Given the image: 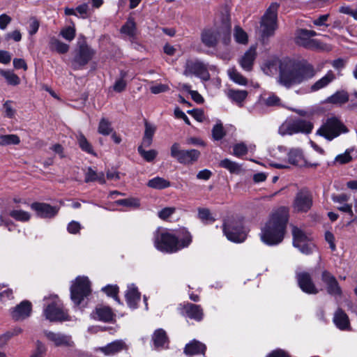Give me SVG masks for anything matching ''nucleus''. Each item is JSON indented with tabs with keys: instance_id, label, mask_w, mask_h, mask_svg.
<instances>
[{
	"instance_id": "a211bd4d",
	"label": "nucleus",
	"mask_w": 357,
	"mask_h": 357,
	"mask_svg": "<svg viewBox=\"0 0 357 357\" xmlns=\"http://www.w3.org/2000/svg\"><path fill=\"white\" fill-rule=\"evenodd\" d=\"M94 51L86 44L79 45V50L74 59L75 68H77L85 66L92 59Z\"/></svg>"
},
{
	"instance_id": "f03ea898",
	"label": "nucleus",
	"mask_w": 357,
	"mask_h": 357,
	"mask_svg": "<svg viewBox=\"0 0 357 357\" xmlns=\"http://www.w3.org/2000/svg\"><path fill=\"white\" fill-rule=\"evenodd\" d=\"M289 219V208L282 206L274 211L268 220L261 228L260 238L261 241L269 246L280 244L285 234Z\"/></svg>"
},
{
	"instance_id": "e2e57ef3",
	"label": "nucleus",
	"mask_w": 357,
	"mask_h": 357,
	"mask_svg": "<svg viewBox=\"0 0 357 357\" xmlns=\"http://www.w3.org/2000/svg\"><path fill=\"white\" fill-rule=\"evenodd\" d=\"M328 17H329L328 14L322 15H320L319 17L314 19L312 20V22H313L314 25L317 26H328V25L326 24Z\"/></svg>"
},
{
	"instance_id": "4c0bfd02",
	"label": "nucleus",
	"mask_w": 357,
	"mask_h": 357,
	"mask_svg": "<svg viewBox=\"0 0 357 357\" xmlns=\"http://www.w3.org/2000/svg\"><path fill=\"white\" fill-rule=\"evenodd\" d=\"M220 166L227 169L231 174H238L241 172V166L229 159H224L220 162Z\"/></svg>"
},
{
	"instance_id": "72a5a7b5",
	"label": "nucleus",
	"mask_w": 357,
	"mask_h": 357,
	"mask_svg": "<svg viewBox=\"0 0 357 357\" xmlns=\"http://www.w3.org/2000/svg\"><path fill=\"white\" fill-rule=\"evenodd\" d=\"M49 47L50 50L56 52L59 54H65L69 50V45L61 42L55 37L50 39Z\"/></svg>"
},
{
	"instance_id": "052dcab7",
	"label": "nucleus",
	"mask_w": 357,
	"mask_h": 357,
	"mask_svg": "<svg viewBox=\"0 0 357 357\" xmlns=\"http://www.w3.org/2000/svg\"><path fill=\"white\" fill-rule=\"evenodd\" d=\"M46 352V347L40 341L36 342V351L31 355V357H43Z\"/></svg>"
},
{
	"instance_id": "864d4df0",
	"label": "nucleus",
	"mask_w": 357,
	"mask_h": 357,
	"mask_svg": "<svg viewBox=\"0 0 357 357\" xmlns=\"http://www.w3.org/2000/svg\"><path fill=\"white\" fill-rule=\"evenodd\" d=\"M12 105L13 102L11 100H6L3 105L4 116L9 119L14 118L16 114V110Z\"/></svg>"
},
{
	"instance_id": "e433bc0d",
	"label": "nucleus",
	"mask_w": 357,
	"mask_h": 357,
	"mask_svg": "<svg viewBox=\"0 0 357 357\" xmlns=\"http://www.w3.org/2000/svg\"><path fill=\"white\" fill-rule=\"evenodd\" d=\"M9 215L15 220L23 222H28L31 217L30 213L21 209H13L10 211Z\"/></svg>"
},
{
	"instance_id": "9d476101",
	"label": "nucleus",
	"mask_w": 357,
	"mask_h": 357,
	"mask_svg": "<svg viewBox=\"0 0 357 357\" xmlns=\"http://www.w3.org/2000/svg\"><path fill=\"white\" fill-rule=\"evenodd\" d=\"M293 245L298 248L301 252L305 255H309L312 252L314 245L312 242V236L309 233L305 232L301 229L293 226Z\"/></svg>"
},
{
	"instance_id": "13d9d810",
	"label": "nucleus",
	"mask_w": 357,
	"mask_h": 357,
	"mask_svg": "<svg viewBox=\"0 0 357 357\" xmlns=\"http://www.w3.org/2000/svg\"><path fill=\"white\" fill-rule=\"evenodd\" d=\"M247 152L248 147L243 142L238 143L233 146V154L236 157H241L245 155Z\"/></svg>"
},
{
	"instance_id": "2eb2a0df",
	"label": "nucleus",
	"mask_w": 357,
	"mask_h": 357,
	"mask_svg": "<svg viewBox=\"0 0 357 357\" xmlns=\"http://www.w3.org/2000/svg\"><path fill=\"white\" fill-rule=\"evenodd\" d=\"M171 155L180 163L191 164L197 160L200 153L199 151L195 149H180L179 145L178 144H174L172 145L171 149Z\"/></svg>"
},
{
	"instance_id": "f8f14e48",
	"label": "nucleus",
	"mask_w": 357,
	"mask_h": 357,
	"mask_svg": "<svg viewBox=\"0 0 357 357\" xmlns=\"http://www.w3.org/2000/svg\"><path fill=\"white\" fill-rule=\"evenodd\" d=\"M208 64L198 59H188L185 64L183 75L185 76L195 75L203 81H208L210 79L209 70H211Z\"/></svg>"
},
{
	"instance_id": "c03bdc74",
	"label": "nucleus",
	"mask_w": 357,
	"mask_h": 357,
	"mask_svg": "<svg viewBox=\"0 0 357 357\" xmlns=\"http://www.w3.org/2000/svg\"><path fill=\"white\" fill-rule=\"evenodd\" d=\"M169 340L165 332L162 328L158 329V349H167L169 347Z\"/></svg>"
},
{
	"instance_id": "680f3d73",
	"label": "nucleus",
	"mask_w": 357,
	"mask_h": 357,
	"mask_svg": "<svg viewBox=\"0 0 357 357\" xmlns=\"http://www.w3.org/2000/svg\"><path fill=\"white\" fill-rule=\"evenodd\" d=\"M13 298V290L8 289L0 291V301L2 303H6L8 301L12 300Z\"/></svg>"
},
{
	"instance_id": "c9c22d12",
	"label": "nucleus",
	"mask_w": 357,
	"mask_h": 357,
	"mask_svg": "<svg viewBox=\"0 0 357 357\" xmlns=\"http://www.w3.org/2000/svg\"><path fill=\"white\" fill-rule=\"evenodd\" d=\"M349 100L348 93L345 91H338L328 98L327 102L332 104H344Z\"/></svg>"
},
{
	"instance_id": "412c9836",
	"label": "nucleus",
	"mask_w": 357,
	"mask_h": 357,
	"mask_svg": "<svg viewBox=\"0 0 357 357\" xmlns=\"http://www.w3.org/2000/svg\"><path fill=\"white\" fill-rule=\"evenodd\" d=\"M44 335L47 340L52 342L56 347L71 346L73 343L70 335L61 333L45 331Z\"/></svg>"
},
{
	"instance_id": "bf43d9fd",
	"label": "nucleus",
	"mask_w": 357,
	"mask_h": 357,
	"mask_svg": "<svg viewBox=\"0 0 357 357\" xmlns=\"http://www.w3.org/2000/svg\"><path fill=\"white\" fill-rule=\"evenodd\" d=\"M40 26V22L37 18L32 17L29 20L28 32L29 35L33 36L37 33Z\"/></svg>"
},
{
	"instance_id": "0e129e2a",
	"label": "nucleus",
	"mask_w": 357,
	"mask_h": 357,
	"mask_svg": "<svg viewBox=\"0 0 357 357\" xmlns=\"http://www.w3.org/2000/svg\"><path fill=\"white\" fill-rule=\"evenodd\" d=\"M81 229V225L78 222L71 221L67 227L68 231L73 234H77Z\"/></svg>"
},
{
	"instance_id": "b1692460",
	"label": "nucleus",
	"mask_w": 357,
	"mask_h": 357,
	"mask_svg": "<svg viewBox=\"0 0 357 357\" xmlns=\"http://www.w3.org/2000/svg\"><path fill=\"white\" fill-rule=\"evenodd\" d=\"M31 312V303L24 301L17 305L12 311V317L15 320H23L29 317Z\"/></svg>"
},
{
	"instance_id": "393cba45",
	"label": "nucleus",
	"mask_w": 357,
	"mask_h": 357,
	"mask_svg": "<svg viewBox=\"0 0 357 357\" xmlns=\"http://www.w3.org/2000/svg\"><path fill=\"white\" fill-rule=\"evenodd\" d=\"M93 319L104 322L113 320L114 314L112 309L107 306H99L91 314Z\"/></svg>"
},
{
	"instance_id": "f704fd0d",
	"label": "nucleus",
	"mask_w": 357,
	"mask_h": 357,
	"mask_svg": "<svg viewBox=\"0 0 357 357\" xmlns=\"http://www.w3.org/2000/svg\"><path fill=\"white\" fill-rule=\"evenodd\" d=\"M84 181L86 183L93 181H98L100 184L105 183L104 174L102 172H96L91 167H89L85 173Z\"/></svg>"
},
{
	"instance_id": "9b49d317",
	"label": "nucleus",
	"mask_w": 357,
	"mask_h": 357,
	"mask_svg": "<svg viewBox=\"0 0 357 357\" xmlns=\"http://www.w3.org/2000/svg\"><path fill=\"white\" fill-rule=\"evenodd\" d=\"M90 293V282L86 277H77L70 287V298L76 305H79Z\"/></svg>"
},
{
	"instance_id": "5fc2aeb1",
	"label": "nucleus",
	"mask_w": 357,
	"mask_h": 357,
	"mask_svg": "<svg viewBox=\"0 0 357 357\" xmlns=\"http://www.w3.org/2000/svg\"><path fill=\"white\" fill-rule=\"evenodd\" d=\"M198 217L203 222H213L215 221V218L211 215L210 211L207 208H199Z\"/></svg>"
},
{
	"instance_id": "bb28decb",
	"label": "nucleus",
	"mask_w": 357,
	"mask_h": 357,
	"mask_svg": "<svg viewBox=\"0 0 357 357\" xmlns=\"http://www.w3.org/2000/svg\"><path fill=\"white\" fill-rule=\"evenodd\" d=\"M280 103V99L274 93H270L265 94L260 97L259 101L255 104L252 109H249L250 113H255L258 110V107L261 105H266L267 106H276Z\"/></svg>"
},
{
	"instance_id": "ddd939ff",
	"label": "nucleus",
	"mask_w": 357,
	"mask_h": 357,
	"mask_svg": "<svg viewBox=\"0 0 357 357\" xmlns=\"http://www.w3.org/2000/svg\"><path fill=\"white\" fill-rule=\"evenodd\" d=\"M154 132V128L151 127L148 122H146L144 135L142 139V144L138 147V151L142 157L148 162H151L155 158V152L154 150L145 151L144 147H149L151 144Z\"/></svg>"
},
{
	"instance_id": "a18cd8bd",
	"label": "nucleus",
	"mask_w": 357,
	"mask_h": 357,
	"mask_svg": "<svg viewBox=\"0 0 357 357\" xmlns=\"http://www.w3.org/2000/svg\"><path fill=\"white\" fill-rule=\"evenodd\" d=\"M98 130L101 135H109L112 133L113 129L111 123L107 119L102 118L100 121Z\"/></svg>"
},
{
	"instance_id": "4d7b16f0",
	"label": "nucleus",
	"mask_w": 357,
	"mask_h": 357,
	"mask_svg": "<svg viewBox=\"0 0 357 357\" xmlns=\"http://www.w3.org/2000/svg\"><path fill=\"white\" fill-rule=\"evenodd\" d=\"M118 205L129 206V207H139V200L137 198H128V199H119L116 202Z\"/></svg>"
},
{
	"instance_id": "a19ab883",
	"label": "nucleus",
	"mask_w": 357,
	"mask_h": 357,
	"mask_svg": "<svg viewBox=\"0 0 357 357\" xmlns=\"http://www.w3.org/2000/svg\"><path fill=\"white\" fill-rule=\"evenodd\" d=\"M227 73L229 78L235 83L239 85H246L247 79L234 68H229Z\"/></svg>"
},
{
	"instance_id": "3c124183",
	"label": "nucleus",
	"mask_w": 357,
	"mask_h": 357,
	"mask_svg": "<svg viewBox=\"0 0 357 357\" xmlns=\"http://www.w3.org/2000/svg\"><path fill=\"white\" fill-rule=\"evenodd\" d=\"M175 207H165L158 212V216L161 220L169 221L170 220L172 216L175 213Z\"/></svg>"
},
{
	"instance_id": "a878e982",
	"label": "nucleus",
	"mask_w": 357,
	"mask_h": 357,
	"mask_svg": "<svg viewBox=\"0 0 357 357\" xmlns=\"http://www.w3.org/2000/svg\"><path fill=\"white\" fill-rule=\"evenodd\" d=\"M105 355H114L123 350H127L128 346L122 340H117L99 349Z\"/></svg>"
},
{
	"instance_id": "6e6552de",
	"label": "nucleus",
	"mask_w": 357,
	"mask_h": 357,
	"mask_svg": "<svg viewBox=\"0 0 357 357\" xmlns=\"http://www.w3.org/2000/svg\"><path fill=\"white\" fill-rule=\"evenodd\" d=\"M348 132L346 126L337 118L328 119L317 130V135L321 136L328 141L337 137L342 133Z\"/></svg>"
},
{
	"instance_id": "dca6fc26",
	"label": "nucleus",
	"mask_w": 357,
	"mask_h": 357,
	"mask_svg": "<svg viewBox=\"0 0 357 357\" xmlns=\"http://www.w3.org/2000/svg\"><path fill=\"white\" fill-rule=\"evenodd\" d=\"M296 43L302 47L311 50H328L326 45L323 44L319 40L310 38L307 34V29H300L298 31L296 38Z\"/></svg>"
},
{
	"instance_id": "37998d69",
	"label": "nucleus",
	"mask_w": 357,
	"mask_h": 357,
	"mask_svg": "<svg viewBox=\"0 0 357 357\" xmlns=\"http://www.w3.org/2000/svg\"><path fill=\"white\" fill-rule=\"evenodd\" d=\"M0 74L6 79L8 84L10 85L17 86L20 83V77L12 71L1 70Z\"/></svg>"
},
{
	"instance_id": "5701e85b",
	"label": "nucleus",
	"mask_w": 357,
	"mask_h": 357,
	"mask_svg": "<svg viewBox=\"0 0 357 357\" xmlns=\"http://www.w3.org/2000/svg\"><path fill=\"white\" fill-rule=\"evenodd\" d=\"M331 199L334 203L338 204L337 208L344 213H349L351 216L354 215L352 204H348L350 196L342 193L340 195H333Z\"/></svg>"
},
{
	"instance_id": "6ab92c4d",
	"label": "nucleus",
	"mask_w": 357,
	"mask_h": 357,
	"mask_svg": "<svg viewBox=\"0 0 357 357\" xmlns=\"http://www.w3.org/2000/svg\"><path fill=\"white\" fill-rule=\"evenodd\" d=\"M296 279L300 288L306 294H316L318 289L312 280L310 273L302 271L296 273Z\"/></svg>"
},
{
	"instance_id": "338daca9",
	"label": "nucleus",
	"mask_w": 357,
	"mask_h": 357,
	"mask_svg": "<svg viewBox=\"0 0 357 357\" xmlns=\"http://www.w3.org/2000/svg\"><path fill=\"white\" fill-rule=\"evenodd\" d=\"M126 86V81L123 79L121 78L115 82L113 86V89L116 92H121L125 89Z\"/></svg>"
},
{
	"instance_id": "4be33fe9",
	"label": "nucleus",
	"mask_w": 357,
	"mask_h": 357,
	"mask_svg": "<svg viewBox=\"0 0 357 357\" xmlns=\"http://www.w3.org/2000/svg\"><path fill=\"white\" fill-rule=\"evenodd\" d=\"M181 310L183 314L190 319L198 321L203 319L204 313L200 305L188 303L181 305Z\"/></svg>"
},
{
	"instance_id": "423d86ee",
	"label": "nucleus",
	"mask_w": 357,
	"mask_h": 357,
	"mask_svg": "<svg viewBox=\"0 0 357 357\" xmlns=\"http://www.w3.org/2000/svg\"><path fill=\"white\" fill-rule=\"evenodd\" d=\"M223 232L229 241L234 243H242L247 236L242 220L239 218L227 219L223 225Z\"/></svg>"
},
{
	"instance_id": "f3484780",
	"label": "nucleus",
	"mask_w": 357,
	"mask_h": 357,
	"mask_svg": "<svg viewBox=\"0 0 357 357\" xmlns=\"http://www.w3.org/2000/svg\"><path fill=\"white\" fill-rule=\"evenodd\" d=\"M31 208L36 211L37 215L42 218H52L59 212V208L52 206L47 203L33 202L31 204Z\"/></svg>"
},
{
	"instance_id": "7ed1b4c3",
	"label": "nucleus",
	"mask_w": 357,
	"mask_h": 357,
	"mask_svg": "<svg viewBox=\"0 0 357 357\" xmlns=\"http://www.w3.org/2000/svg\"><path fill=\"white\" fill-rule=\"evenodd\" d=\"M183 236L178 239L172 233L165 229H158V249L166 252H175L183 248L188 247L192 236L186 231H183Z\"/></svg>"
},
{
	"instance_id": "6e6d98bb",
	"label": "nucleus",
	"mask_w": 357,
	"mask_h": 357,
	"mask_svg": "<svg viewBox=\"0 0 357 357\" xmlns=\"http://www.w3.org/2000/svg\"><path fill=\"white\" fill-rule=\"evenodd\" d=\"M60 35L66 40L71 41L75 38V29L73 26H67L61 29Z\"/></svg>"
},
{
	"instance_id": "09e8293b",
	"label": "nucleus",
	"mask_w": 357,
	"mask_h": 357,
	"mask_svg": "<svg viewBox=\"0 0 357 357\" xmlns=\"http://www.w3.org/2000/svg\"><path fill=\"white\" fill-rule=\"evenodd\" d=\"M226 132L222 126V123L220 121L217 122V123L213 126L212 129V136L214 140H220L225 135Z\"/></svg>"
},
{
	"instance_id": "f257e3e1",
	"label": "nucleus",
	"mask_w": 357,
	"mask_h": 357,
	"mask_svg": "<svg viewBox=\"0 0 357 357\" xmlns=\"http://www.w3.org/2000/svg\"><path fill=\"white\" fill-rule=\"evenodd\" d=\"M278 66L280 73L279 83L287 88L305 82L316 75V70L312 64L307 62H296L289 58L270 62L267 70L264 68V70L266 74L271 75V68Z\"/></svg>"
},
{
	"instance_id": "cd10ccee",
	"label": "nucleus",
	"mask_w": 357,
	"mask_h": 357,
	"mask_svg": "<svg viewBox=\"0 0 357 357\" xmlns=\"http://www.w3.org/2000/svg\"><path fill=\"white\" fill-rule=\"evenodd\" d=\"M125 296L128 305L132 309H135L140 301V293L137 288L134 284L129 285Z\"/></svg>"
},
{
	"instance_id": "79ce46f5",
	"label": "nucleus",
	"mask_w": 357,
	"mask_h": 357,
	"mask_svg": "<svg viewBox=\"0 0 357 357\" xmlns=\"http://www.w3.org/2000/svg\"><path fill=\"white\" fill-rule=\"evenodd\" d=\"M77 142L81 149L89 154L95 155L91 144L88 142L84 135L82 133L77 137Z\"/></svg>"
},
{
	"instance_id": "4468645a",
	"label": "nucleus",
	"mask_w": 357,
	"mask_h": 357,
	"mask_svg": "<svg viewBox=\"0 0 357 357\" xmlns=\"http://www.w3.org/2000/svg\"><path fill=\"white\" fill-rule=\"evenodd\" d=\"M312 206V197L311 193L302 189L298 191L292 204L293 210L297 213H307Z\"/></svg>"
},
{
	"instance_id": "603ef678",
	"label": "nucleus",
	"mask_w": 357,
	"mask_h": 357,
	"mask_svg": "<svg viewBox=\"0 0 357 357\" xmlns=\"http://www.w3.org/2000/svg\"><path fill=\"white\" fill-rule=\"evenodd\" d=\"M121 31L123 33L128 36H133L135 31V22L132 19H129L126 23L121 27Z\"/></svg>"
},
{
	"instance_id": "8fccbe9b",
	"label": "nucleus",
	"mask_w": 357,
	"mask_h": 357,
	"mask_svg": "<svg viewBox=\"0 0 357 357\" xmlns=\"http://www.w3.org/2000/svg\"><path fill=\"white\" fill-rule=\"evenodd\" d=\"M234 36L235 40L238 43L246 44L248 43V34L239 26L235 27Z\"/></svg>"
},
{
	"instance_id": "7c9ffc66",
	"label": "nucleus",
	"mask_w": 357,
	"mask_h": 357,
	"mask_svg": "<svg viewBox=\"0 0 357 357\" xmlns=\"http://www.w3.org/2000/svg\"><path fill=\"white\" fill-rule=\"evenodd\" d=\"M333 322L340 330L344 331L349 329L350 324L349 317L341 309H338L334 314Z\"/></svg>"
},
{
	"instance_id": "ea45409f",
	"label": "nucleus",
	"mask_w": 357,
	"mask_h": 357,
	"mask_svg": "<svg viewBox=\"0 0 357 357\" xmlns=\"http://www.w3.org/2000/svg\"><path fill=\"white\" fill-rule=\"evenodd\" d=\"M20 142V139L17 135H0V145L1 146H8V145H17Z\"/></svg>"
},
{
	"instance_id": "58836bf2",
	"label": "nucleus",
	"mask_w": 357,
	"mask_h": 357,
	"mask_svg": "<svg viewBox=\"0 0 357 357\" xmlns=\"http://www.w3.org/2000/svg\"><path fill=\"white\" fill-rule=\"evenodd\" d=\"M288 160L291 164L295 165H301L303 157L301 150L291 149L288 153Z\"/></svg>"
},
{
	"instance_id": "1a4fd4ad",
	"label": "nucleus",
	"mask_w": 357,
	"mask_h": 357,
	"mask_svg": "<svg viewBox=\"0 0 357 357\" xmlns=\"http://www.w3.org/2000/svg\"><path fill=\"white\" fill-rule=\"evenodd\" d=\"M312 128L313 124L310 121L300 119H288L280 126L278 132L281 135H291L298 132L309 134Z\"/></svg>"
},
{
	"instance_id": "2f4dec72",
	"label": "nucleus",
	"mask_w": 357,
	"mask_h": 357,
	"mask_svg": "<svg viewBox=\"0 0 357 357\" xmlns=\"http://www.w3.org/2000/svg\"><path fill=\"white\" fill-rule=\"evenodd\" d=\"M206 345L195 340L185 345L184 352L186 355L192 356L199 354H204Z\"/></svg>"
},
{
	"instance_id": "c756f323",
	"label": "nucleus",
	"mask_w": 357,
	"mask_h": 357,
	"mask_svg": "<svg viewBox=\"0 0 357 357\" xmlns=\"http://www.w3.org/2000/svg\"><path fill=\"white\" fill-rule=\"evenodd\" d=\"M335 79L336 76L335 73H333V71L330 70L324 76H323L321 78L318 79L315 83H314L311 86L310 89L312 91H319L328 86Z\"/></svg>"
},
{
	"instance_id": "69168bd1",
	"label": "nucleus",
	"mask_w": 357,
	"mask_h": 357,
	"mask_svg": "<svg viewBox=\"0 0 357 357\" xmlns=\"http://www.w3.org/2000/svg\"><path fill=\"white\" fill-rule=\"evenodd\" d=\"M11 17L6 14H1L0 15V29L4 30L7 26L10 23Z\"/></svg>"
},
{
	"instance_id": "20e7f679",
	"label": "nucleus",
	"mask_w": 357,
	"mask_h": 357,
	"mask_svg": "<svg viewBox=\"0 0 357 357\" xmlns=\"http://www.w3.org/2000/svg\"><path fill=\"white\" fill-rule=\"evenodd\" d=\"M230 31L231 24L227 20H225L220 26L215 25L203 30L201 34L202 42L208 47H213L217 45L219 38L222 37L223 43L227 44L230 40Z\"/></svg>"
},
{
	"instance_id": "c85d7f7f",
	"label": "nucleus",
	"mask_w": 357,
	"mask_h": 357,
	"mask_svg": "<svg viewBox=\"0 0 357 357\" xmlns=\"http://www.w3.org/2000/svg\"><path fill=\"white\" fill-rule=\"evenodd\" d=\"M256 57V47L254 46L250 48L244 54L239 61L241 68L246 70L250 71L252 70L254 61Z\"/></svg>"
},
{
	"instance_id": "0eeeda50",
	"label": "nucleus",
	"mask_w": 357,
	"mask_h": 357,
	"mask_svg": "<svg viewBox=\"0 0 357 357\" xmlns=\"http://www.w3.org/2000/svg\"><path fill=\"white\" fill-rule=\"evenodd\" d=\"M44 301L47 302L44 309V314L47 319L51 321L68 319L63 304L56 295L50 296L49 298L45 297Z\"/></svg>"
},
{
	"instance_id": "aec40b11",
	"label": "nucleus",
	"mask_w": 357,
	"mask_h": 357,
	"mask_svg": "<svg viewBox=\"0 0 357 357\" xmlns=\"http://www.w3.org/2000/svg\"><path fill=\"white\" fill-rule=\"evenodd\" d=\"M321 280L326 285L327 292L333 296H340L342 294L341 288L335 278L331 273L324 271L321 274Z\"/></svg>"
},
{
	"instance_id": "39448f33",
	"label": "nucleus",
	"mask_w": 357,
	"mask_h": 357,
	"mask_svg": "<svg viewBox=\"0 0 357 357\" xmlns=\"http://www.w3.org/2000/svg\"><path fill=\"white\" fill-rule=\"evenodd\" d=\"M279 4L272 3L261 17L260 24L261 38L264 43L269 37L274 35L278 28L277 18Z\"/></svg>"
},
{
	"instance_id": "49530a36",
	"label": "nucleus",
	"mask_w": 357,
	"mask_h": 357,
	"mask_svg": "<svg viewBox=\"0 0 357 357\" xmlns=\"http://www.w3.org/2000/svg\"><path fill=\"white\" fill-rule=\"evenodd\" d=\"M354 151V149H347L344 153L337 155L335 158V161L340 165L351 162L353 159L351 153Z\"/></svg>"
},
{
	"instance_id": "de8ad7c7",
	"label": "nucleus",
	"mask_w": 357,
	"mask_h": 357,
	"mask_svg": "<svg viewBox=\"0 0 357 357\" xmlns=\"http://www.w3.org/2000/svg\"><path fill=\"white\" fill-rule=\"evenodd\" d=\"M108 296L112 297L118 303H121L120 299L118 297L119 287L117 285L108 284L102 288Z\"/></svg>"
},
{
	"instance_id": "774afa93",
	"label": "nucleus",
	"mask_w": 357,
	"mask_h": 357,
	"mask_svg": "<svg viewBox=\"0 0 357 357\" xmlns=\"http://www.w3.org/2000/svg\"><path fill=\"white\" fill-rule=\"evenodd\" d=\"M188 113L191 114L192 116L198 121L202 122L204 119V112L201 109H192L188 111Z\"/></svg>"
},
{
	"instance_id": "473e14b6",
	"label": "nucleus",
	"mask_w": 357,
	"mask_h": 357,
	"mask_svg": "<svg viewBox=\"0 0 357 357\" xmlns=\"http://www.w3.org/2000/svg\"><path fill=\"white\" fill-rule=\"evenodd\" d=\"M227 95L233 102L239 107H242L244 100L248 96V92L245 90L229 89Z\"/></svg>"
}]
</instances>
